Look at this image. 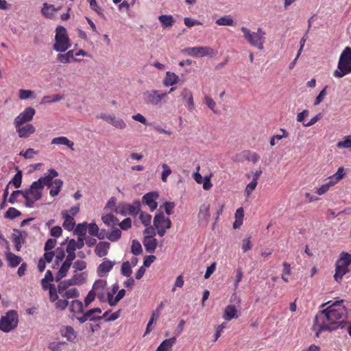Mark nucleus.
<instances>
[{
  "mask_svg": "<svg viewBox=\"0 0 351 351\" xmlns=\"http://www.w3.org/2000/svg\"><path fill=\"white\" fill-rule=\"evenodd\" d=\"M179 81V77L175 73L167 71L163 84L165 86H172Z\"/></svg>",
  "mask_w": 351,
  "mask_h": 351,
  "instance_id": "obj_28",
  "label": "nucleus"
},
{
  "mask_svg": "<svg viewBox=\"0 0 351 351\" xmlns=\"http://www.w3.org/2000/svg\"><path fill=\"white\" fill-rule=\"evenodd\" d=\"M57 60L62 64H67L71 62V60L75 62H80L82 60L75 57L73 50H69L66 53H58L56 58Z\"/></svg>",
  "mask_w": 351,
  "mask_h": 351,
  "instance_id": "obj_19",
  "label": "nucleus"
},
{
  "mask_svg": "<svg viewBox=\"0 0 351 351\" xmlns=\"http://www.w3.org/2000/svg\"><path fill=\"white\" fill-rule=\"evenodd\" d=\"M66 252L68 254L65 260L62 263V265L55 275V279L56 282H59L66 276L69 269L71 268L73 261L76 257L75 252L66 251Z\"/></svg>",
  "mask_w": 351,
  "mask_h": 351,
  "instance_id": "obj_12",
  "label": "nucleus"
},
{
  "mask_svg": "<svg viewBox=\"0 0 351 351\" xmlns=\"http://www.w3.org/2000/svg\"><path fill=\"white\" fill-rule=\"evenodd\" d=\"M38 154V151H36L32 148H29L26 151H21L19 153V156L24 157L26 159H32L34 155Z\"/></svg>",
  "mask_w": 351,
  "mask_h": 351,
  "instance_id": "obj_50",
  "label": "nucleus"
},
{
  "mask_svg": "<svg viewBox=\"0 0 351 351\" xmlns=\"http://www.w3.org/2000/svg\"><path fill=\"white\" fill-rule=\"evenodd\" d=\"M23 190L13 191L8 199V202L12 204L18 202V197L20 195H23Z\"/></svg>",
  "mask_w": 351,
  "mask_h": 351,
  "instance_id": "obj_57",
  "label": "nucleus"
},
{
  "mask_svg": "<svg viewBox=\"0 0 351 351\" xmlns=\"http://www.w3.org/2000/svg\"><path fill=\"white\" fill-rule=\"evenodd\" d=\"M53 252L55 257V263L53 267L56 268V266H59L60 264H62V263L65 260V252L63 248L58 247Z\"/></svg>",
  "mask_w": 351,
  "mask_h": 351,
  "instance_id": "obj_33",
  "label": "nucleus"
},
{
  "mask_svg": "<svg viewBox=\"0 0 351 351\" xmlns=\"http://www.w3.org/2000/svg\"><path fill=\"white\" fill-rule=\"evenodd\" d=\"M343 302L342 300L337 301L316 315L312 329L317 337L324 331L330 332L344 326L343 323L348 310Z\"/></svg>",
  "mask_w": 351,
  "mask_h": 351,
  "instance_id": "obj_1",
  "label": "nucleus"
},
{
  "mask_svg": "<svg viewBox=\"0 0 351 351\" xmlns=\"http://www.w3.org/2000/svg\"><path fill=\"white\" fill-rule=\"evenodd\" d=\"M114 261H112L108 258H104L101 263H100L97 267V275L100 277H102L104 274L110 271L113 267L114 266Z\"/></svg>",
  "mask_w": 351,
  "mask_h": 351,
  "instance_id": "obj_18",
  "label": "nucleus"
},
{
  "mask_svg": "<svg viewBox=\"0 0 351 351\" xmlns=\"http://www.w3.org/2000/svg\"><path fill=\"white\" fill-rule=\"evenodd\" d=\"M36 113L35 110L32 107L26 108L21 112L14 119V124L15 126L21 125L26 122L32 120Z\"/></svg>",
  "mask_w": 351,
  "mask_h": 351,
  "instance_id": "obj_14",
  "label": "nucleus"
},
{
  "mask_svg": "<svg viewBox=\"0 0 351 351\" xmlns=\"http://www.w3.org/2000/svg\"><path fill=\"white\" fill-rule=\"evenodd\" d=\"M210 217V204L205 202L200 206L198 213V219L200 223L207 224Z\"/></svg>",
  "mask_w": 351,
  "mask_h": 351,
  "instance_id": "obj_17",
  "label": "nucleus"
},
{
  "mask_svg": "<svg viewBox=\"0 0 351 351\" xmlns=\"http://www.w3.org/2000/svg\"><path fill=\"white\" fill-rule=\"evenodd\" d=\"M131 252L135 256L142 253L143 249L141 244L137 240H133L131 246Z\"/></svg>",
  "mask_w": 351,
  "mask_h": 351,
  "instance_id": "obj_47",
  "label": "nucleus"
},
{
  "mask_svg": "<svg viewBox=\"0 0 351 351\" xmlns=\"http://www.w3.org/2000/svg\"><path fill=\"white\" fill-rule=\"evenodd\" d=\"M106 285V280L99 279L94 282L92 287V290L96 293L97 298L101 300H104L105 298Z\"/></svg>",
  "mask_w": 351,
  "mask_h": 351,
  "instance_id": "obj_16",
  "label": "nucleus"
},
{
  "mask_svg": "<svg viewBox=\"0 0 351 351\" xmlns=\"http://www.w3.org/2000/svg\"><path fill=\"white\" fill-rule=\"evenodd\" d=\"M99 118L102 119L104 120H106L109 123H110L112 125H113L117 119L118 117H115L112 114H101L99 117Z\"/></svg>",
  "mask_w": 351,
  "mask_h": 351,
  "instance_id": "obj_60",
  "label": "nucleus"
},
{
  "mask_svg": "<svg viewBox=\"0 0 351 351\" xmlns=\"http://www.w3.org/2000/svg\"><path fill=\"white\" fill-rule=\"evenodd\" d=\"M21 215V212L15 208L10 207L5 213V218L14 219Z\"/></svg>",
  "mask_w": 351,
  "mask_h": 351,
  "instance_id": "obj_44",
  "label": "nucleus"
},
{
  "mask_svg": "<svg viewBox=\"0 0 351 351\" xmlns=\"http://www.w3.org/2000/svg\"><path fill=\"white\" fill-rule=\"evenodd\" d=\"M71 46L66 29L63 26H58L56 29L55 42L53 49L60 53L65 52Z\"/></svg>",
  "mask_w": 351,
  "mask_h": 351,
  "instance_id": "obj_4",
  "label": "nucleus"
},
{
  "mask_svg": "<svg viewBox=\"0 0 351 351\" xmlns=\"http://www.w3.org/2000/svg\"><path fill=\"white\" fill-rule=\"evenodd\" d=\"M19 323V315L16 311H8L0 319V330L10 332L16 328Z\"/></svg>",
  "mask_w": 351,
  "mask_h": 351,
  "instance_id": "obj_7",
  "label": "nucleus"
},
{
  "mask_svg": "<svg viewBox=\"0 0 351 351\" xmlns=\"http://www.w3.org/2000/svg\"><path fill=\"white\" fill-rule=\"evenodd\" d=\"M70 286H73L70 279L61 281L58 285V292L61 295L63 293L67 290V288Z\"/></svg>",
  "mask_w": 351,
  "mask_h": 351,
  "instance_id": "obj_45",
  "label": "nucleus"
},
{
  "mask_svg": "<svg viewBox=\"0 0 351 351\" xmlns=\"http://www.w3.org/2000/svg\"><path fill=\"white\" fill-rule=\"evenodd\" d=\"M43 191L34 182L28 189L23 190V197L25 200V206L33 208L34 203L41 198Z\"/></svg>",
  "mask_w": 351,
  "mask_h": 351,
  "instance_id": "obj_8",
  "label": "nucleus"
},
{
  "mask_svg": "<svg viewBox=\"0 0 351 351\" xmlns=\"http://www.w3.org/2000/svg\"><path fill=\"white\" fill-rule=\"evenodd\" d=\"M87 278L86 272H78L75 271L71 278H70V281L73 285H80L84 283Z\"/></svg>",
  "mask_w": 351,
  "mask_h": 351,
  "instance_id": "obj_27",
  "label": "nucleus"
},
{
  "mask_svg": "<svg viewBox=\"0 0 351 351\" xmlns=\"http://www.w3.org/2000/svg\"><path fill=\"white\" fill-rule=\"evenodd\" d=\"M87 229L88 230V233L95 237L97 235V232L99 230L98 226L95 223L87 224Z\"/></svg>",
  "mask_w": 351,
  "mask_h": 351,
  "instance_id": "obj_61",
  "label": "nucleus"
},
{
  "mask_svg": "<svg viewBox=\"0 0 351 351\" xmlns=\"http://www.w3.org/2000/svg\"><path fill=\"white\" fill-rule=\"evenodd\" d=\"M119 225L121 230H127L132 226V220L130 218H125Z\"/></svg>",
  "mask_w": 351,
  "mask_h": 351,
  "instance_id": "obj_62",
  "label": "nucleus"
},
{
  "mask_svg": "<svg viewBox=\"0 0 351 351\" xmlns=\"http://www.w3.org/2000/svg\"><path fill=\"white\" fill-rule=\"evenodd\" d=\"M73 267L75 271H83L86 268V263L82 260H77L74 263Z\"/></svg>",
  "mask_w": 351,
  "mask_h": 351,
  "instance_id": "obj_55",
  "label": "nucleus"
},
{
  "mask_svg": "<svg viewBox=\"0 0 351 351\" xmlns=\"http://www.w3.org/2000/svg\"><path fill=\"white\" fill-rule=\"evenodd\" d=\"M238 317V311L233 304L228 305L223 312V318L226 321H230L232 319Z\"/></svg>",
  "mask_w": 351,
  "mask_h": 351,
  "instance_id": "obj_23",
  "label": "nucleus"
},
{
  "mask_svg": "<svg viewBox=\"0 0 351 351\" xmlns=\"http://www.w3.org/2000/svg\"><path fill=\"white\" fill-rule=\"evenodd\" d=\"M15 128L20 138H27L35 132V128L32 124H27L23 127L18 125L15 126Z\"/></svg>",
  "mask_w": 351,
  "mask_h": 351,
  "instance_id": "obj_21",
  "label": "nucleus"
},
{
  "mask_svg": "<svg viewBox=\"0 0 351 351\" xmlns=\"http://www.w3.org/2000/svg\"><path fill=\"white\" fill-rule=\"evenodd\" d=\"M53 145H65L68 147L71 150H74V143L71 141H70L68 138L66 136H58L53 138L51 140V142Z\"/></svg>",
  "mask_w": 351,
  "mask_h": 351,
  "instance_id": "obj_25",
  "label": "nucleus"
},
{
  "mask_svg": "<svg viewBox=\"0 0 351 351\" xmlns=\"http://www.w3.org/2000/svg\"><path fill=\"white\" fill-rule=\"evenodd\" d=\"M121 236V230L117 228H113L110 232L106 234V238L112 242L117 241Z\"/></svg>",
  "mask_w": 351,
  "mask_h": 351,
  "instance_id": "obj_37",
  "label": "nucleus"
},
{
  "mask_svg": "<svg viewBox=\"0 0 351 351\" xmlns=\"http://www.w3.org/2000/svg\"><path fill=\"white\" fill-rule=\"evenodd\" d=\"M158 196V193L156 191L149 192L143 196L142 202L149 206L151 211H154L158 206L156 199Z\"/></svg>",
  "mask_w": 351,
  "mask_h": 351,
  "instance_id": "obj_15",
  "label": "nucleus"
},
{
  "mask_svg": "<svg viewBox=\"0 0 351 351\" xmlns=\"http://www.w3.org/2000/svg\"><path fill=\"white\" fill-rule=\"evenodd\" d=\"M58 10V9L56 8L54 5L48 4L47 3H44L41 9V13L47 19H52L54 12Z\"/></svg>",
  "mask_w": 351,
  "mask_h": 351,
  "instance_id": "obj_29",
  "label": "nucleus"
},
{
  "mask_svg": "<svg viewBox=\"0 0 351 351\" xmlns=\"http://www.w3.org/2000/svg\"><path fill=\"white\" fill-rule=\"evenodd\" d=\"M103 222L109 227H113L119 223V219L112 214H106L101 217Z\"/></svg>",
  "mask_w": 351,
  "mask_h": 351,
  "instance_id": "obj_36",
  "label": "nucleus"
},
{
  "mask_svg": "<svg viewBox=\"0 0 351 351\" xmlns=\"http://www.w3.org/2000/svg\"><path fill=\"white\" fill-rule=\"evenodd\" d=\"M351 73V47H346L340 54L337 69L334 71L333 76L341 78Z\"/></svg>",
  "mask_w": 351,
  "mask_h": 351,
  "instance_id": "obj_2",
  "label": "nucleus"
},
{
  "mask_svg": "<svg viewBox=\"0 0 351 351\" xmlns=\"http://www.w3.org/2000/svg\"><path fill=\"white\" fill-rule=\"evenodd\" d=\"M351 265V254L347 252H341L339 258L335 264V274L334 278L337 282H340L343 276L349 271L348 267Z\"/></svg>",
  "mask_w": 351,
  "mask_h": 351,
  "instance_id": "obj_6",
  "label": "nucleus"
},
{
  "mask_svg": "<svg viewBox=\"0 0 351 351\" xmlns=\"http://www.w3.org/2000/svg\"><path fill=\"white\" fill-rule=\"evenodd\" d=\"M87 230V223L84 222L77 226L75 232L80 235L79 237H84Z\"/></svg>",
  "mask_w": 351,
  "mask_h": 351,
  "instance_id": "obj_54",
  "label": "nucleus"
},
{
  "mask_svg": "<svg viewBox=\"0 0 351 351\" xmlns=\"http://www.w3.org/2000/svg\"><path fill=\"white\" fill-rule=\"evenodd\" d=\"M79 295L80 293L76 288H71L65 291L61 296L67 300L68 299L76 298Z\"/></svg>",
  "mask_w": 351,
  "mask_h": 351,
  "instance_id": "obj_40",
  "label": "nucleus"
},
{
  "mask_svg": "<svg viewBox=\"0 0 351 351\" xmlns=\"http://www.w3.org/2000/svg\"><path fill=\"white\" fill-rule=\"evenodd\" d=\"M53 176L47 175L43 177H40L38 180L34 181V182L42 190H43L45 186L49 187L51 186L53 184Z\"/></svg>",
  "mask_w": 351,
  "mask_h": 351,
  "instance_id": "obj_30",
  "label": "nucleus"
},
{
  "mask_svg": "<svg viewBox=\"0 0 351 351\" xmlns=\"http://www.w3.org/2000/svg\"><path fill=\"white\" fill-rule=\"evenodd\" d=\"M260 159V156L256 152L250 150H245L234 155L232 158L234 162H243L245 160L252 161L253 163H256Z\"/></svg>",
  "mask_w": 351,
  "mask_h": 351,
  "instance_id": "obj_13",
  "label": "nucleus"
},
{
  "mask_svg": "<svg viewBox=\"0 0 351 351\" xmlns=\"http://www.w3.org/2000/svg\"><path fill=\"white\" fill-rule=\"evenodd\" d=\"M158 20L164 28L173 26L175 21L171 15L162 14L158 16Z\"/></svg>",
  "mask_w": 351,
  "mask_h": 351,
  "instance_id": "obj_35",
  "label": "nucleus"
},
{
  "mask_svg": "<svg viewBox=\"0 0 351 351\" xmlns=\"http://www.w3.org/2000/svg\"><path fill=\"white\" fill-rule=\"evenodd\" d=\"M345 169L343 167H340L338 168L337 172L330 176V181H331L332 183H334V185L336 184L339 180H341L345 174Z\"/></svg>",
  "mask_w": 351,
  "mask_h": 351,
  "instance_id": "obj_39",
  "label": "nucleus"
},
{
  "mask_svg": "<svg viewBox=\"0 0 351 351\" xmlns=\"http://www.w3.org/2000/svg\"><path fill=\"white\" fill-rule=\"evenodd\" d=\"M64 97V95H60V94H56L52 96L46 95L42 98L40 104H47V103H53V102L59 101L63 99Z\"/></svg>",
  "mask_w": 351,
  "mask_h": 351,
  "instance_id": "obj_38",
  "label": "nucleus"
},
{
  "mask_svg": "<svg viewBox=\"0 0 351 351\" xmlns=\"http://www.w3.org/2000/svg\"><path fill=\"white\" fill-rule=\"evenodd\" d=\"M97 296L96 293L91 289L87 294L86 297L84 299V304L86 306H88Z\"/></svg>",
  "mask_w": 351,
  "mask_h": 351,
  "instance_id": "obj_64",
  "label": "nucleus"
},
{
  "mask_svg": "<svg viewBox=\"0 0 351 351\" xmlns=\"http://www.w3.org/2000/svg\"><path fill=\"white\" fill-rule=\"evenodd\" d=\"M245 40L252 47L262 50L265 43V32L262 28H258L256 32H252L245 27L241 28Z\"/></svg>",
  "mask_w": 351,
  "mask_h": 351,
  "instance_id": "obj_3",
  "label": "nucleus"
},
{
  "mask_svg": "<svg viewBox=\"0 0 351 351\" xmlns=\"http://www.w3.org/2000/svg\"><path fill=\"white\" fill-rule=\"evenodd\" d=\"M62 216L64 219L63 227L69 231L73 230L75 224L73 217L69 214V211L67 210H64L62 211Z\"/></svg>",
  "mask_w": 351,
  "mask_h": 351,
  "instance_id": "obj_24",
  "label": "nucleus"
},
{
  "mask_svg": "<svg viewBox=\"0 0 351 351\" xmlns=\"http://www.w3.org/2000/svg\"><path fill=\"white\" fill-rule=\"evenodd\" d=\"M110 244L107 241H100L96 245L95 252L99 257H104L108 253Z\"/></svg>",
  "mask_w": 351,
  "mask_h": 351,
  "instance_id": "obj_22",
  "label": "nucleus"
},
{
  "mask_svg": "<svg viewBox=\"0 0 351 351\" xmlns=\"http://www.w3.org/2000/svg\"><path fill=\"white\" fill-rule=\"evenodd\" d=\"M154 227L157 230V234L160 237H163L167 230L171 227V219L165 217L163 213L156 214L154 217Z\"/></svg>",
  "mask_w": 351,
  "mask_h": 351,
  "instance_id": "obj_10",
  "label": "nucleus"
},
{
  "mask_svg": "<svg viewBox=\"0 0 351 351\" xmlns=\"http://www.w3.org/2000/svg\"><path fill=\"white\" fill-rule=\"evenodd\" d=\"M218 25H227L231 26L234 24V21L229 15L223 16L216 21Z\"/></svg>",
  "mask_w": 351,
  "mask_h": 351,
  "instance_id": "obj_42",
  "label": "nucleus"
},
{
  "mask_svg": "<svg viewBox=\"0 0 351 351\" xmlns=\"http://www.w3.org/2000/svg\"><path fill=\"white\" fill-rule=\"evenodd\" d=\"M63 185V182L60 179H55L51 184V189L49 191V195L51 197H55L58 195Z\"/></svg>",
  "mask_w": 351,
  "mask_h": 351,
  "instance_id": "obj_34",
  "label": "nucleus"
},
{
  "mask_svg": "<svg viewBox=\"0 0 351 351\" xmlns=\"http://www.w3.org/2000/svg\"><path fill=\"white\" fill-rule=\"evenodd\" d=\"M62 335L64 337H66L68 340H73L76 337L73 328L70 326L65 327Z\"/></svg>",
  "mask_w": 351,
  "mask_h": 351,
  "instance_id": "obj_46",
  "label": "nucleus"
},
{
  "mask_svg": "<svg viewBox=\"0 0 351 351\" xmlns=\"http://www.w3.org/2000/svg\"><path fill=\"white\" fill-rule=\"evenodd\" d=\"M258 182L251 181L245 187V194L248 197L257 186Z\"/></svg>",
  "mask_w": 351,
  "mask_h": 351,
  "instance_id": "obj_59",
  "label": "nucleus"
},
{
  "mask_svg": "<svg viewBox=\"0 0 351 351\" xmlns=\"http://www.w3.org/2000/svg\"><path fill=\"white\" fill-rule=\"evenodd\" d=\"M142 223L145 226H149L151 223V221H152V215L147 213H145V212H141L140 213V217H139Z\"/></svg>",
  "mask_w": 351,
  "mask_h": 351,
  "instance_id": "obj_53",
  "label": "nucleus"
},
{
  "mask_svg": "<svg viewBox=\"0 0 351 351\" xmlns=\"http://www.w3.org/2000/svg\"><path fill=\"white\" fill-rule=\"evenodd\" d=\"M175 206L176 204L174 202H165L164 203V208L167 215H170L173 213Z\"/></svg>",
  "mask_w": 351,
  "mask_h": 351,
  "instance_id": "obj_63",
  "label": "nucleus"
},
{
  "mask_svg": "<svg viewBox=\"0 0 351 351\" xmlns=\"http://www.w3.org/2000/svg\"><path fill=\"white\" fill-rule=\"evenodd\" d=\"M176 342V337H175L166 339L159 345L156 351H171Z\"/></svg>",
  "mask_w": 351,
  "mask_h": 351,
  "instance_id": "obj_26",
  "label": "nucleus"
},
{
  "mask_svg": "<svg viewBox=\"0 0 351 351\" xmlns=\"http://www.w3.org/2000/svg\"><path fill=\"white\" fill-rule=\"evenodd\" d=\"M22 172L19 171L12 178L11 181L9 182V184L12 183L16 188H19L22 182Z\"/></svg>",
  "mask_w": 351,
  "mask_h": 351,
  "instance_id": "obj_49",
  "label": "nucleus"
},
{
  "mask_svg": "<svg viewBox=\"0 0 351 351\" xmlns=\"http://www.w3.org/2000/svg\"><path fill=\"white\" fill-rule=\"evenodd\" d=\"M70 311L74 315L84 313V304L82 301L78 300H73L69 306Z\"/></svg>",
  "mask_w": 351,
  "mask_h": 351,
  "instance_id": "obj_31",
  "label": "nucleus"
},
{
  "mask_svg": "<svg viewBox=\"0 0 351 351\" xmlns=\"http://www.w3.org/2000/svg\"><path fill=\"white\" fill-rule=\"evenodd\" d=\"M183 52L188 56L195 58H203L206 56L213 57L217 54V51L210 47H186L183 49Z\"/></svg>",
  "mask_w": 351,
  "mask_h": 351,
  "instance_id": "obj_11",
  "label": "nucleus"
},
{
  "mask_svg": "<svg viewBox=\"0 0 351 351\" xmlns=\"http://www.w3.org/2000/svg\"><path fill=\"white\" fill-rule=\"evenodd\" d=\"M326 88H327V86H326L323 90H322L318 94V95L316 97L315 99V101H314V105L315 106H317L319 105L324 99L325 96L326 95L327 93H326Z\"/></svg>",
  "mask_w": 351,
  "mask_h": 351,
  "instance_id": "obj_58",
  "label": "nucleus"
},
{
  "mask_svg": "<svg viewBox=\"0 0 351 351\" xmlns=\"http://www.w3.org/2000/svg\"><path fill=\"white\" fill-rule=\"evenodd\" d=\"M332 186H334V183H332L331 181H329L328 182H327V183L322 185L320 187L317 188L316 190V193L319 195H324Z\"/></svg>",
  "mask_w": 351,
  "mask_h": 351,
  "instance_id": "obj_51",
  "label": "nucleus"
},
{
  "mask_svg": "<svg viewBox=\"0 0 351 351\" xmlns=\"http://www.w3.org/2000/svg\"><path fill=\"white\" fill-rule=\"evenodd\" d=\"M19 98L23 100L31 98L34 95V93L32 90H24V89L19 90Z\"/></svg>",
  "mask_w": 351,
  "mask_h": 351,
  "instance_id": "obj_56",
  "label": "nucleus"
},
{
  "mask_svg": "<svg viewBox=\"0 0 351 351\" xmlns=\"http://www.w3.org/2000/svg\"><path fill=\"white\" fill-rule=\"evenodd\" d=\"M204 104L215 114L218 112L217 110L215 109L216 103L215 101L210 97L206 96L204 97Z\"/></svg>",
  "mask_w": 351,
  "mask_h": 351,
  "instance_id": "obj_52",
  "label": "nucleus"
},
{
  "mask_svg": "<svg viewBox=\"0 0 351 351\" xmlns=\"http://www.w3.org/2000/svg\"><path fill=\"white\" fill-rule=\"evenodd\" d=\"M121 273L123 276L130 278L132 275V267L129 261L123 262L121 265Z\"/></svg>",
  "mask_w": 351,
  "mask_h": 351,
  "instance_id": "obj_41",
  "label": "nucleus"
},
{
  "mask_svg": "<svg viewBox=\"0 0 351 351\" xmlns=\"http://www.w3.org/2000/svg\"><path fill=\"white\" fill-rule=\"evenodd\" d=\"M141 208V204L139 201H135L132 204L120 202L114 209L117 214L123 216L132 215L136 216Z\"/></svg>",
  "mask_w": 351,
  "mask_h": 351,
  "instance_id": "obj_9",
  "label": "nucleus"
},
{
  "mask_svg": "<svg viewBox=\"0 0 351 351\" xmlns=\"http://www.w3.org/2000/svg\"><path fill=\"white\" fill-rule=\"evenodd\" d=\"M143 243L146 251L149 253L154 252L158 245L156 239L153 236H145Z\"/></svg>",
  "mask_w": 351,
  "mask_h": 351,
  "instance_id": "obj_20",
  "label": "nucleus"
},
{
  "mask_svg": "<svg viewBox=\"0 0 351 351\" xmlns=\"http://www.w3.org/2000/svg\"><path fill=\"white\" fill-rule=\"evenodd\" d=\"M337 147L339 149H351V135L346 136L343 141H339Z\"/></svg>",
  "mask_w": 351,
  "mask_h": 351,
  "instance_id": "obj_43",
  "label": "nucleus"
},
{
  "mask_svg": "<svg viewBox=\"0 0 351 351\" xmlns=\"http://www.w3.org/2000/svg\"><path fill=\"white\" fill-rule=\"evenodd\" d=\"M5 258L10 267H16L21 263L22 261V258L20 256L14 254L12 252L6 253Z\"/></svg>",
  "mask_w": 351,
  "mask_h": 351,
  "instance_id": "obj_32",
  "label": "nucleus"
},
{
  "mask_svg": "<svg viewBox=\"0 0 351 351\" xmlns=\"http://www.w3.org/2000/svg\"><path fill=\"white\" fill-rule=\"evenodd\" d=\"M161 167L163 169L161 173V180H162V182H166L167 180V178L171 173V169L169 167V166L165 163L162 164Z\"/></svg>",
  "mask_w": 351,
  "mask_h": 351,
  "instance_id": "obj_48",
  "label": "nucleus"
},
{
  "mask_svg": "<svg viewBox=\"0 0 351 351\" xmlns=\"http://www.w3.org/2000/svg\"><path fill=\"white\" fill-rule=\"evenodd\" d=\"M167 93L158 90H147L143 93V99L145 104L153 106H161L166 103Z\"/></svg>",
  "mask_w": 351,
  "mask_h": 351,
  "instance_id": "obj_5",
  "label": "nucleus"
}]
</instances>
